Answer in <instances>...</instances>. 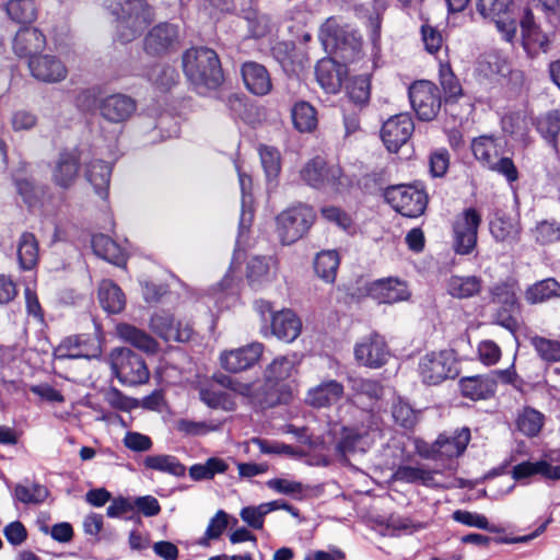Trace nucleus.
<instances>
[{
	"instance_id": "obj_1",
	"label": "nucleus",
	"mask_w": 560,
	"mask_h": 560,
	"mask_svg": "<svg viewBox=\"0 0 560 560\" xmlns=\"http://www.w3.org/2000/svg\"><path fill=\"white\" fill-rule=\"evenodd\" d=\"M183 70L196 91L205 94L218 89L224 80L217 52L208 47H192L183 54Z\"/></svg>"
},
{
	"instance_id": "obj_2",
	"label": "nucleus",
	"mask_w": 560,
	"mask_h": 560,
	"mask_svg": "<svg viewBox=\"0 0 560 560\" xmlns=\"http://www.w3.org/2000/svg\"><path fill=\"white\" fill-rule=\"evenodd\" d=\"M106 8L115 18L116 38L121 43L139 37L153 21L152 8L145 0H106Z\"/></svg>"
},
{
	"instance_id": "obj_3",
	"label": "nucleus",
	"mask_w": 560,
	"mask_h": 560,
	"mask_svg": "<svg viewBox=\"0 0 560 560\" xmlns=\"http://www.w3.org/2000/svg\"><path fill=\"white\" fill-rule=\"evenodd\" d=\"M318 37L326 52L339 55L343 61L352 60L362 45L358 32L335 16L322 24Z\"/></svg>"
},
{
	"instance_id": "obj_4",
	"label": "nucleus",
	"mask_w": 560,
	"mask_h": 560,
	"mask_svg": "<svg viewBox=\"0 0 560 560\" xmlns=\"http://www.w3.org/2000/svg\"><path fill=\"white\" fill-rule=\"evenodd\" d=\"M506 141L500 137L480 136L472 140L471 151L482 166L504 176L513 183L518 178V172L510 158L503 156Z\"/></svg>"
},
{
	"instance_id": "obj_5",
	"label": "nucleus",
	"mask_w": 560,
	"mask_h": 560,
	"mask_svg": "<svg viewBox=\"0 0 560 560\" xmlns=\"http://www.w3.org/2000/svg\"><path fill=\"white\" fill-rule=\"evenodd\" d=\"M378 435V423L375 416L370 412H361L358 423L342 427L337 442V451L342 456L365 453L373 446Z\"/></svg>"
},
{
	"instance_id": "obj_6",
	"label": "nucleus",
	"mask_w": 560,
	"mask_h": 560,
	"mask_svg": "<svg viewBox=\"0 0 560 560\" xmlns=\"http://www.w3.org/2000/svg\"><path fill=\"white\" fill-rule=\"evenodd\" d=\"M418 373L427 385H438L456 377L458 368L454 351L445 349L425 353L419 360Z\"/></svg>"
},
{
	"instance_id": "obj_7",
	"label": "nucleus",
	"mask_w": 560,
	"mask_h": 560,
	"mask_svg": "<svg viewBox=\"0 0 560 560\" xmlns=\"http://www.w3.org/2000/svg\"><path fill=\"white\" fill-rule=\"evenodd\" d=\"M109 364L118 381L125 385L148 382L150 373L143 359L128 348H115L109 353Z\"/></svg>"
},
{
	"instance_id": "obj_8",
	"label": "nucleus",
	"mask_w": 560,
	"mask_h": 560,
	"mask_svg": "<svg viewBox=\"0 0 560 560\" xmlns=\"http://www.w3.org/2000/svg\"><path fill=\"white\" fill-rule=\"evenodd\" d=\"M312 207L298 205L282 211L277 217V232L282 244L290 245L300 240L315 222Z\"/></svg>"
},
{
	"instance_id": "obj_9",
	"label": "nucleus",
	"mask_w": 560,
	"mask_h": 560,
	"mask_svg": "<svg viewBox=\"0 0 560 560\" xmlns=\"http://www.w3.org/2000/svg\"><path fill=\"white\" fill-rule=\"evenodd\" d=\"M385 199L396 212L407 218L420 217L428 205L424 190L410 185L388 187L385 190Z\"/></svg>"
},
{
	"instance_id": "obj_10",
	"label": "nucleus",
	"mask_w": 560,
	"mask_h": 560,
	"mask_svg": "<svg viewBox=\"0 0 560 560\" xmlns=\"http://www.w3.org/2000/svg\"><path fill=\"white\" fill-rule=\"evenodd\" d=\"M478 12L495 23L502 38L511 43L517 30V14L512 0H476Z\"/></svg>"
},
{
	"instance_id": "obj_11",
	"label": "nucleus",
	"mask_w": 560,
	"mask_h": 560,
	"mask_svg": "<svg viewBox=\"0 0 560 560\" xmlns=\"http://www.w3.org/2000/svg\"><path fill=\"white\" fill-rule=\"evenodd\" d=\"M298 372V360L294 354L281 355L265 370V382L269 390L279 393L278 400L287 401L291 397V378Z\"/></svg>"
},
{
	"instance_id": "obj_12",
	"label": "nucleus",
	"mask_w": 560,
	"mask_h": 560,
	"mask_svg": "<svg viewBox=\"0 0 560 560\" xmlns=\"http://www.w3.org/2000/svg\"><path fill=\"white\" fill-rule=\"evenodd\" d=\"M481 223L480 213L474 209H465L453 223L454 250L459 255L470 254L477 244L478 229Z\"/></svg>"
},
{
	"instance_id": "obj_13",
	"label": "nucleus",
	"mask_w": 560,
	"mask_h": 560,
	"mask_svg": "<svg viewBox=\"0 0 560 560\" xmlns=\"http://www.w3.org/2000/svg\"><path fill=\"white\" fill-rule=\"evenodd\" d=\"M410 104L421 120L430 121L441 108V95L436 85L429 81H418L409 88Z\"/></svg>"
},
{
	"instance_id": "obj_14",
	"label": "nucleus",
	"mask_w": 560,
	"mask_h": 560,
	"mask_svg": "<svg viewBox=\"0 0 560 560\" xmlns=\"http://www.w3.org/2000/svg\"><path fill=\"white\" fill-rule=\"evenodd\" d=\"M302 179L315 188L331 187L338 189L342 185V171L337 164H328L320 158L311 160L301 170Z\"/></svg>"
},
{
	"instance_id": "obj_15",
	"label": "nucleus",
	"mask_w": 560,
	"mask_h": 560,
	"mask_svg": "<svg viewBox=\"0 0 560 560\" xmlns=\"http://www.w3.org/2000/svg\"><path fill=\"white\" fill-rule=\"evenodd\" d=\"M259 308L271 314V331L278 339L292 342L300 336L302 322L293 311L284 308L273 312L269 302H261Z\"/></svg>"
},
{
	"instance_id": "obj_16",
	"label": "nucleus",
	"mask_w": 560,
	"mask_h": 560,
	"mask_svg": "<svg viewBox=\"0 0 560 560\" xmlns=\"http://www.w3.org/2000/svg\"><path fill=\"white\" fill-rule=\"evenodd\" d=\"M354 357L361 365L377 369L387 362L389 351L381 335L371 334L355 345Z\"/></svg>"
},
{
	"instance_id": "obj_17",
	"label": "nucleus",
	"mask_w": 560,
	"mask_h": 560,
	"mask_svg": "<svg viewBox=\"0 0 560 560\" xmlns=\"http://www.w3.org/2000/svg\"><path fill=\"white\" fill-rule=\"evenodd\" d=\"M413 121L408 114L389 117L382 127L381 137L389 152H397L411 137Z\"/></svg>"
},
{
	"instance_id": "obj_18",
	"label": "nucleus",
	"mask_w": 560,
	"mask_h": 560,
	"mask_svg": "<svg viewBox=\"0 0 560 560\" xmlns=\"http://www.w3.org/2000/svg\"><path fill=\"white\" fill-rule=\"evenodd\" d=\"M279 270V262L275 256H252L247 260L246 279L248 284L259 290L273 282Z\"/></svg>"
},
{
	"instance_id": "obj_19",
	"label": "nucleus",
	"mask_w": 560,
	"mask_h": 560,
	"mask_svg": "<svg viewBox=\"0 0 560 560\" xmlns=\"http://www.w3.org/2000/svg\"><path fill=\"white\" fill-rule=\"evenodd\" d=\"M369 295L378 303L394 304L409 300L411 292L398 278L378 279L368 285Z\"/></svg>"
},
{
	"instance_id": "obj_20",
	"label": "nucleus",
	"mask_w": 560,
	"mask_h": 560,
	"mask_svg": "<svg viewBox=\"0 0 560 560\" xmlns=\"http://www.w3.org/2000/svg\"><path fill=\"white\" fill-rule=\"evenodd\" d=\"M32 75L46 83L63 81L68 75V69L63 62L51 55H36L28 60Z\"/></svg>"
},
{
	"instance_id": "obj_21",
	"label": "nucleus",
	"mask_w": 560,
	"mask_h": 560,
	"mask_svg": "<svg viewBox=\"0 0 560 560\" xmlns=\"http://www.w3.org/2000/svg\"><path fill=\"white\" fill-rule=\"evenodd\" d=\"M80 153L77 149L61 152L51 166V179L62 189L70 188L79 174Z\"/></svg>"
},
{
	"instance_id": "obj_22",
	"label": "nucleus",
	"mask_w": 560,
	"mask_h": 560,
	"mask_svg": "<svg viewBox=\"0 0 560 560\" xmlns=\"http://www.w3.org/2000/svg\"><path fill=\"white\" fill-rule=\"evenodd\" d=\"M470 441V430L462 428L452 434H440L432 445L435 458H454L460 456Z\"/></svg>"
},
{
	"instance_id": "obj_23",
	"label": "nucleus",
	"mask_w": 560,
	"mask_h": 560,
	"mask_svg": "<svg viewBox=\"0 0 560 560\" xmlns=\"http://www.w3.org/2000/svg\"><path fill=\"white\" fill-rule=\"evenodd\" d=\"M178 45V28L174 24L155 25L145 36L144 47L149 54H165Z\"/></svg>"
},
{
	"instance_id": "obj_24",
	"label": "nucleus",
	"mask_w": 560,
	"mask_h": 560,
	"mask_svg": "<svg viewBox=\"0 0 560 560\" xmlns=\"http://www.w3.org/2000/svg\"><path fill=\"white\" fill-rule=\"evenodd\" d=\"M136 102L124 94L108 95L98 105L101 116L114 124L128 120L136 112Z\"/></svg>"
},
{
	"instance_id": "obj_25",
	"label": "nucleus",
	"mask_w": 560,
	"mask_h": 560,
	"mask_svg": "<svg viewBox=\"0 0 560 560\" xmlns=\"http://www.w3.org/2000/svg\"><path fill=\"white\" fill-rule=\"evenodd\" d=\"M262 351L264 346L254 342L236 350L223 352L221 364L225 370L237 373L253 366L259 360Z\"/></svg>"
},
{
	"instance_id": "obj_26",
	"label": "nucleus",
	"mask_w": 560,
	"mask_h": 560,
	"mask_svg": "<svg viewBox=\"0 0 560 560\" xmlns=\"http://www.w3.org/2000/svg\"><path fill=\"white\" fill-rule=\"evenodd\" d=\"M345 393L343 385L335 380H328L311 387L305 396L306 405L313 408H327L338 402Z\"/></svg>"
},
{
	"instance_id": "obj_27",
	"label": "nucleus",
	"mask_w": 560,
	"mask_h": 560,
	"mask_svg": "<svg viewBox=\"0 0 560 560\" xmlns=\"http://www.w3.org/2000/svg\"><path fill=\"white\" fill-rule=\"evenodd\" d=\"M151 329L166 341L185 342L191 338L192 329L189 325L174 322L170 314H155L150 322Z\"/></svg>"
},
{
	"instance_id": "obj_28",
	"label": "nucleus",
	"mask_w": 560,
	"mask_h": 560,
	"mask_svg": "<svg viewBox=\"0 0 560 560\" xmlns=\"http://www.w3.org/2000/svg\"><path fill=\"white\" fill-rule=\"evenodd\" d=\"M492 301L502 306V311L497 313L495 322L502 327L513 330L516 327V320L512 314L516 308V295L513 288L506 283L498 284L492 290Z\"/></svg>"
},
{
	"instance_id": "obj_29",
	"label": "nucleus",
	"mask_w": 560,
	"mask_h": 560,
	"mask_svg": "<svg viewBox=\"0 0 560 560\" xmlns=\"http://www.w3.org/2000/svg\"><path fill=\"white\" fill-rule=\"evenodd\" d=\"M242 78L247 90L255 95H267L272 83L267 69L257 62H244L241 69Z\"/></svg>"
},
{
	"instance_id": "obj_30",
	"label": "nucleus",
	"mask_w": 560,
	"mask_h": 560,
	"mask_svg": "<svg viewBox=\"0 0 560 560\" xmlns=\"http://www.w3.org/2000/svg\"><path fill=\"white\" fill-rule=\"evenodd\" d=\"M116 332L122 341L130 343L145 353L153 354L159 350L158 341L148 332L136 326L121 323L116 326Z\"/></svg>"
},
{
	"instance_id": "obj_31",
	"label": "nucleus",
	"mask_w": 560,
	"mask_h": 560,
	"mask_svg": "<svg viewBox=\"0 0 560 560\" xmlns=\"http://www.w3.org/2000/svg\"><path fill=\"white\" fill-rule=\"evenodd\" d=\"M97 348L89 345V339L81 336H71L63 339L54 350L55 359H79L95 357Z\"/></svg>"
},
{
	"instance_id": "obj_32",
	"label": "nucleus",
	"mask_w": 560,
	"mask_h": 560,
	"mask_svg": "<svg viewBox=\"0 0 560 560\" xmlns=\"http://www.w3.org/2000/svg\"><path fill=\"white\" fill-rule=\"evenodd\" d=\"M520 24L524 49L532 55L547 51L548 37L536 27L530 12L525 13Z\"/></svg>"
},
{
	"instance_id": "obj_33",
	"label": "nucleus",
	"mask_w": 560,
	"mask_h": 560,
	"mask_svg": "<svg viewBox=\"0 0 560 560\" xmlns=\"http://www.w3.org/2000/svg\"><path fill=\"white\" fill-rule=\"evenodd\" d=\"M45 46V36L37 28H21L13 40V49L20 57L35 56Z\"/></svg>"
},
{
	"instance_id": "obj_34",
	"label": "nucleus",
	"mask_w": 560,
	"mask_h": 560,
	"mask_svg": "<svg viewBox=\"0 0 560 560\" xmlns=\"http://www.w3.org/2000/svg\"><path fill=\"white\" fill-rule=\"evenodd\" d=\"M535 475H540L546 479L557 480L560 478V468L541 459L538 462H523L515 465L512 469V476L515 480L526 479Z\"/></svg>"
},
{
	"instance_id": "obj_35",
	"label": "nucleus",
	"mask_w": 560,
	"mask_h": 560,
	"mask_svg": "<svg viewBox=\"0 0 560 560\" xmlns=\"http://www.w3.org/2000/svg\"><path fill=\"white\" fill-rule=\"evenodd\" d=\"M393 478L407 483L420 482L427 487H451L450 483L436 480L435 472L422 467L400 466L395 470Z\"/></svg>"
},
{
	"instance_id": "obj_36",
	"label": "nucleus",
	"mask_w": 560,
	"mask_h": 560,
	"mask_svg": "<svg viewBox=\"0 0 560 560\" xmlns=\"http://www.w3.org/2000/svg\"><path fill=\"white\" fill-rule=\"evenodd\" d=\"M497 382L488 376H470L460 381L462 394L470 399H487L495 393Z\"/></svg>"
},
{
	"instance_id": "obj_37",
	"label": "nucleus",
	"mask_w": 560,
	"mask_h": 560,
	"mask_svg": "<svg viewBox=\"0 0 560 560\" xmlns=\"http://www.w3.org/2000/svg\"><path fill=\"white\" fill-rule=\"evenodd\" d=\"M316 78L320 86L328 93H336L341 86V72L337 62L328 57L316 65Z\"/></svg>"
},
{
	"instance_id": "obj_38",
	"label": "nucleus",
	"mask_w": 560,
	"mask_h": 560,
	"mask_svg": "<svg viewBox=\"0 0 560 560\" xmlns=\"http://www.w3.org/2000/svg\"><path fill=\"white\" fill-rule=\"evenodd\" d=\"M340 265V255L335 249H326L316 254L314 271L326 283H334Z\"/></svg>"
},
{
	"instance_id": "obj_39",
	"label": "nucleus",
	"mask_w": 560,
	"mask_h": 560,
	"mask_svg": "<svg viewBox=\"0 0 560 560\" xmlns=\"http://www.w3.org/2000/svg\"><path fill=\"white\" fill-rule=\"evenodd\" d=\"M482 280L477 276H452L446 290L455 299H469L480 293Z\"/></svg>"
},
{
	"instance_id": "obj_40",
	"label": "nucleus",
	"mask_w": 560,
	"mask_h": 560,
	"mask_svg": "<svg viewBox=\"0 0 560 560\" xmlns=\"http://www.w3.org/2000/svg\"><path fill=\"white\" fill-rule=\"evenodd\" d=\"M98 300L102 307L112 314L120 313L126 305L121 289L110 280H103L98 287Z\"/></svg>"
},
{
	"instance_id": "obj_41",
	"label": "nucleus",
	"mask_w": 560,
	"mask_h": 560,
	"mask_svg": "<svg viewBox=\"0 0 560 560\" xmlns=\"http://www.w3.org/2000/svg\"><path fill=\"white\" fill-rule=\"evenodd\" d=\"M143 466L147 469L167 474L174 477H183L186 467L179 459L170 454L149 455L143 459Z\"/></svg>"
},
{
	"instance_id": "obj_42",
	"label": "nucleus",
	"mask_w": 560,
	"mask_h": 560,
	"mask_svg": "<svg viewBox=\"0 0 560 560\" xmlns=\"http://www.w3.org/2000/svg\"><path fill=\"white\" fill-rule=\"evenodd\" d=\"M18 260L22 269L34 268L39 259L38 242L34 234L23 233L16 244Z\"/></svg>"
},
{
	"instance_id": "obj_43",
	"label": "nucleus",
	"mask_w": 560,
	"mask_h": 560,
	"mask_svg": "<svg viewBox=\"0 0 560 560\" xmlns=\"http://www.w3.org/2000/svg\"><path fill=\"white\" fill-rule=\"evenodd\" d=\"M92 248L97 256L115 265H120L126 260L124 249L107 235H94Z\"/></svg>"
},
{
	"instance_id": "obj_44",
	"label": "nucleus",
	"mask_w": 560,
	"mask_h": 560,
	"mask_svg": "<svg viewBox=\"0 0 560 560\" xmlns=\"http://www.w3.org/2000/svg\"><path fill=\"white\" fill-rule=\"evenodd\" d=\"M294 128L300 132H312L317 127L316 109L307 102L300 101L291 109Z\"/></svg>"
},
{
	"instance_id": "obj_45",
	"label": "nucleus",
	"mask_w": 560,
	"mask_h": 560,
	"mask_svg": "<svg viewBox=\"0 0 560 560\" xmlns=\"http://www.w3.org/2000/svg\"><path fill=\"white\" fill-rule=\"evenodd\" d=\"M112 167L104 161L94 160L86 168V178L101 197L107 196Z\"/></svg>"
},
{
	"instance_id": "obj_46",
	"label": "nucleus",
	"mask_w": 560,
	"mask_h": 560,
	"mask_svg": "<svg viewBox=\"0 0 560 560\" xmlns=\"http://www.w3.org/2000/svg\"><path fill=\"white\" fill-rule=\"evenodd\" d=\"M516 425L524 435L536 436L544 425V415L533 408H524L516 419Z\"/></svg>"
},
{
	"instance_id": "obj_47",
	"label": "nucleus",
	"mask_w": 560,
	"mask_h": 560,
	"mask_svg": "<svg viewBox=\"0 0 560 560\" xmlns=\"http://www.w3.org/2000/svg\"><path fill=\"white\" fill-rule=\"evenodd\" d=\"M490 232L499 242H514L518 238L520 226L511 219L495 218L490 223Z\"/></svg>"
},
{
	"instance_id": "obj_48",
	"label": "nucleus",
	"mask_w": 560,
	"mask_h": 560,
	"mask_svg": "<svg viewBox=\"0 0 560 560\" xmlns=\"http://www.w3.org/2000/svg\"><path fill=\"white\" fill-rule=\"evenodd\" d=\"M5 10L18 23H31L36 18V7L32 0H12L7 4Z\"/></svg>"
},
{
	"instance_id": "obj_49",
	"label": "nucleus",
	"mask_w": 560,
	"mask_h": 560,
	"mask_svg": "<svg viewBox=\"0 0 560 560\" xmlns=\"http://www.w3.org/2000/svg\"><path fill=\"white\" fill-rule=\"evenodd\" d=\"M558 289L559 284L555 279H545L529 287L525 298L532 304L541 303L553 296Z\"/></svg>"
},
{
	"instance_id": "obj_50",
	"label": "nucleus",
	"mask_w": 560,
	"mask_h": 560,
	"mask_svg": "<svg viewBox=\"0 0 560 560\" xmlns=\"http://www.w3.org/2000/svg\"><path fill=\"white\" fill-rule=\"evenodd\" d=\"M262 168L268 178H275L281 170V156L278 149L270 145H260L258 149Z\"/></svg>"
},
{
	"instance_id": "obj_51",
	"label": "nucleus",
	"mask_w": 560,
	"mask_h": 560,
	"mask_svg": "<svg viewBox=\"0 0 560 560\" xmlns=\"http://www.w3.org/2000/svg\"><path fill=\"white\" fill-rule=\"evenodd\" d=\"M16 500L25 504H38L46 500L48 490L42 485L34 483L30 487L18 485L14 489Z\"/></svg>"
},
{
	"instance_id": "obj_52",
	"label": "nucleus",
	"mask_w": 560,
	"mask_h": 560,
	"mask_svg": "<svg viewBox=\"0 0 560 560\" xmlns=\"http://www.w3.org/2000/svg\"><path fill=\"white\" fill-rule=\"evenodd\" d=\"M530 345L544 361L557 362L560 359V345L556 340L533 336L530 337Z\"/></svg>"
},
{
	"instance_id": "obj_53",
	"label": "nucleus",
	"mask_w": 560,
	"mask_h": 560,
	"mask_svg": "<svg viewBox=\"0 0 560 560\" xmlns=\"http://www.w3.org/2000/svg\"><path fill=\"white\" fill-rule=\"evenodd\" d=\"M228 526V514L220 510L210 520L205 533V537L199 540V545L208 546L209 540L219 538Z\"/></svg>"
},
{
	"instance_id": "obj_54",
	"label": "nucleus",
	"mask_w": 560,
	"mask_h": 560,
	"mask_svg": "<svg viewBox=\"0 0 560 560\" xmlns=\"http://www.w3.org/2000/svg\"><path fill=\"white\" fill-rule=\"evenodd\" d=\"M538 131L548 141L557 147V137L560 132V118L557 113L548 114L540 118L537 124Z\"/></svg>"
},
{
	"instance_id": "obj_55",
	"label": "nucleus",
	"mask_w": 560,
	"mask_h": 560,
	"mask_svg": "<svg viewBox=\"0 0 560 560\" xmlns=\"http://www.w3.org/2000/svg\"><path fill=\"white\" fill-rule=\"evenodd\" d=\"M370 78L360 75L354 78L348 86L350 98L358 104H365L370 100Z\"/></svg>"
},
{
	"instance_id": "obj_56",
	"label": "nucleus",
	"mask_w": 560,
	"mask_h": 560,
	"mask_svg": "<svg viewBox=\"0 0 560 560\" xmlns=\"http://www.w3.org/2000/svg\"><path fill=\"white\" fill-rule=\"evenodd\" d=\"M395 422L404 428H411L416 423V412L409 404L401 399L396 400L392 407Z\"/></svg>"
},
{
	"instance_id": "obj_57",
	"label": "nucleus",
	"mask_w": 560,
	"mask_h": 560,
	"mask_svg": "<svg viewBox=\"0 0 560 560\" xmlns=\"http://www.w3.org/2000/svg\"><path fill=\"white\" fill-rule=\"evenodd\" d=\"M423 528H425L423 523L415 522L408 517L392 515L387 520V529L394 534H412Z\"/></svg>"
},
{
	"instance_id": "obj_58",
	"label": "nucleus",
	"mask_w": 560,
	"mask_h": 560,
	"mask_svg": "<svg viewBox=\"0 0 560 560\" xmlns=\"http://www.w3.org/2000/svg\"><path fill=\"white\" fill-rule=\"evenodd\" d=\"M122 443L128 450L138 453L148 452L153 446L150 436L136 431H128L122 439Z\"/></svg>"
},
{
	"instance_id": "obj_59",
	"label": "nucleus",
	"mask_w": 560,
	"mask_h": 560,
	"mask_svg": "<svg viewBox=\"0 0 560 560\" xmlns=\"http://www.w3.org/2000/svg\"><path fill=\"white\" fill-rule=\"evenodd\" d=\"M219 424L207 423L205 421L182 419L177 422V430L188 435H205L219 430Z\"/></svg>"
},
{
	"instance_id": "obj_60",
	"label": "nucleus",
	"mask_w": 560,
	"mask_h": 560,
	"mask_svg": "<svg viewBox=\"0 0 560 560\" xmlns=\"http://www.w3.org/2000/svg\"><path fill=\"white\" fill-rule=\"evenodd\" d=\"M453 518L469 527L491 530L487 517L476 512L457 510L453 513Z\"/></svg>"
},
{
	"instance_id": "obj_61",
	"label": "nucleus",
	"mask_w": 560,
	"mask_h": 560,
	"mask_svg": "<svg viewBox=\"0 0 560 560\" xmlns=\"http://www.w3.org/2000/svg\"><path fill=\"white\" fill-rule=\"evenodd\" d=\"M323 219L327 222L334 223L342 230H348L352 225L351 217L340 208L328 206L320 210Z\"/></svg>"
},
{
	"instance_id": "obj_62",
	"label": "nucleus",
	"mask_w": 560,
	"mask_h": 560,
	"mask_svg": "<svg viewBox=\"0 0 560 560\" xmlns=\"http://www.w3.org/2000/svg\"><path fill=\"white\" fill-rule=\"evenodd\" d=\"M501 125L502 130L505 133L512 136H522L527 128V121L525 117L518 113H511L505 115L501 120Z\"/></svg>"
},
{
	"instance_id": "obj_63",
	"label": "nucleus",
	"mask_w": 560,
	"mask_h": 560,
	"mask_svg": "<svg viewBox=\"0 0 560 560\" xmlns=\"http://www.w3.org/2000/svg\"><path fill=\"white\" fill-rule=\"evenodd\" d=\"M478 355L483 364L493 365L501 358V349L494 341L483 340L478 346Z\"/></svg>"
},
{
	"instance_id": "obj_64",
	"label": "nucleus",
	"mask_w": 560,
	"mask_h": 560,
	"mask_svg": "<svg viewBox=\"0 0 560 560\" xmlns=\"http://www.w3.org/2000/svg\"><path fill=\"white\" fill-rule=\"evenodd\" d=\"M450 166V154L447 150L440 149L430 155V172L434 177L445 175Z\"/></svg>"
}]
</instances>
